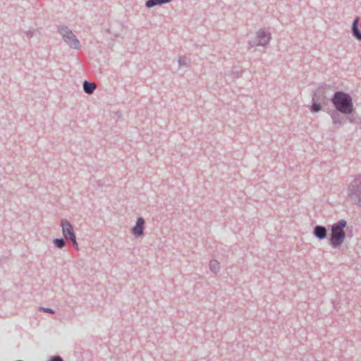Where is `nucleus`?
I'll return each instance as SVG.
<instances>
[{"label":"nucleus","instance_id":"nucleus-1","mask_svg":"<svg viewBox=\"0 0 361 361\" xmlns=\"http://www.w3.org/2000/svg\"><path fill=\"white\" fill-rule=\"evenodd\" d=\"M335 109L344 115H350L354 111L352 97L343 91H336L331 98Z\"/></svg>","mask_w":361,"mask_h":361},{"label":"nucleus","instance_id":"nucleus-2","mask_svg":"<svg viewBox=\"0 0 361 361\" xmlns=\"http://www.w3.org/2000/svg\"><path fill=\"white\" fill-rule=\"evenodd\" d=\"M346 226L347 221L345 219H341L331 226V234L329 241L332 247L337 248L343 243L345 238L344 229Z\"/></svg>","mask_w":361,"mask_h":361},{"label":"nucleus","instance_id":"nucleus-3","mask_svg":"<svg viewBox=\"0 0 361 361\" xmlns=\"http://www.w3.org/2000/svg\"><path fill=\"white\" fill-rule=\"evenodd\" d=\"M329 86L326 84L320 85L314 92L312 98L310 110L312 113H318L322 110V104H326L329 99L326 95V90Z\"/></svg>","mask_w":361,"mask_h":361},{"label":"nucleus","instance_id":"nucleus-4","mask_svg":"<svg viewBox=\"0 0 361 361\" xmlns=\"http://www.w3.org/2000/svg\"><path fill=\"white\" fill-rule=\"evenodd\" d=\"M58 32L62 36L64 42L71 47L74 49H80L81 47L80 42L76 37L72 30L66 25L61 26L59 28Z\"/></svg>","mask_w":361,"mask_h":361},{"label":"nucleus","instance_id":"nucleus-5","mask_svg":"<svg viewBox=\"0 0 361 361\" xmlns=\"http://www.w3.org/2000/svg\"><path fill=\"white\" fill-rule=\"evenodd\" d=\"M349 197L353 201V204L361 207V178L360 176L356 177L350 184L348 188Z\"/></svg>","mask_w":361,"mask_h":361},{"label":"nucleus","instance_id":"nucleus-6","mask_svg":"<svg viewBox=\"0 0 361 361\" xmlns=\"http://www.w3.org/2000/svg\"><path fill=\"white\" fill-rule=\"evenodd\" d=\"M257 42L250 41L249 42L250 45L251 47H255V46H267L271 39V34L269 32H266L263 29H260L257 32Z\"/></svg>","mask_w":361,"mask_h":361},{"label":"nucleus","instance_id":"nucleus-7","mask_svg":"<svg viewBox=\"0 0 361 361\" xmlns=\"http://www.w3.org/2000/svg\"><path fill=\"white\" fill-rule=\"evenodd\" d=\"M62 233L65 239L69 240L75 236L73 227L71 222L66 219L61 220Z\"/></svg>","mask_w":361,"mask_h":361},{"label":"nucleus","instance_id":"nucleus-8","mask_svg":"<svg viewBox=\"0 0 361 361\" xmlns=\"http://www.w3.org/2000/svg\"><path fill=\"white\" fill-rule=\"evenodd\" d=\"M145 221L144 218L140 216L137 219L135 225L132 227L131 233L136 237H140L144 233Z\"/></svg>","mask_w":361,"mask_h":361},{"label":"nucleus","instance_id":"nucleus-9","mask_svg":"<svg viewBox=\"0 0 361 361\" xmlns=\"http://www.w3.org/2000/svg\"><path fill=\"white\" fill-rule=\"evenodd\" d=\"M312 233L314 236L319 240H324L327 238V229L324 226L316 225L313 228Z\"/></svg>","mask_w":361,"mask_h":361},{"label":"nucleus","instance_id":"nucleus-10","mask_svg":"<svg viewBox=\"0 0 361 361\" xmlns=\"http://www.w3.org/2000/svg\"><path fill=\"white\" fill-rule=\"evenodd\" d=\"M341 113L336 111H331L329 114L332 119L333 125L335 128H340L345 121V118L340 115Z\"/></svg>","mask_w":361,"mask_h":361},{"label":"nucleus","instance_id":"nucleus-11","mask_svg":"<svg viewBox=\"0 0 361 361\" xmlns=\"http://www.w3.org/2000/svg\"><path fill=\"white\" fill-rule=\"evenodd\" d=\"M360 18L355 17L351 26L353 36L359 41H361V31L359 28Z\"/></svg>","mask_w":361,"mask_h":361},{"label":"nucleus","instance_id":"nucleus-12","mask_svg":"<svg viewBox=\"0 0 361 361\" xmlns=\"http://www.w3.org/2000/svg\"><path fill=\"white\" fill-rule=\"evenodd\" d=\"M82 87L84 92L87 94H92L97 88L95 82H90L85 80L82 83Z\"/></svg>","mask_w":361,"mask_h":361},{"label":"nucleus","instance_id":"nucleus-13","mask_svg":"<svg viewBox=\"0 0 361 361\" xmlns=\"http://www.w3.org/2000/svg\"><path fill=\"white\" fill-rule=\"evenodd\" d=\"M171 0H147L145 2V6L148 8L155 7L157 6H161L170 3Z\"/></svg>","mask_w":361,"mask_h":361},{"label":"nucleus","instance_id":"nucleus-14","mask_svg":"<svg viewBox=\"0 0 361 361\" xmlns=\"http://www.w3.org/2000/svg\"><path fill=\"white\" fill-rule=\"evenodd\" d=\"M178 62L180 68L188 67L190 63V59L185 56H181L179 57Z\"/></svg>","mask_w":361,"mask_h":361},{"label":"nucleus","instance_id":"nucleus-15","mask_svg":"<svg viewBox=\"0 0 361 361\" xmlns=\"http://www.w3.org/2000/svg\"><path fill=\"white\" fill-rule=\"evenodd\" d=\"M209 269L213 273H217L220 269L219 262L216 260H211L209 262Z\"/></svg>","mask_w":361,"mask_h":361},{"label":"nucleus","instance_id":"nucleus-16","mask_svg":"<svg viewBox=\"0 0 361 361\" xmlns=\"http://www.w3.org/2000/svg\"><path fill=\"white\" fill-rule=\"evenodd\" d=\"M54 246L57 248L62 249L66 246L65 240L62 238H56L53 240Z\"/></svg>","mask_w":361,"mask_h":361},{"label":"nucleus","instance_id":"nucleus-17","mask_svg":"<svg viewBox=\"0 0 361 361\" xmlns=\"http://www.w3.org/2000/svg\"><path fill=\"white\" fill-rule=\"evenodd\" d=\"M39 310L40 311H42L44 312H47V313H49V314L55 313V310L50 307H44L40 306V307H39Z\"/></svg>","mask_w":361,"mask_h":361},{"label":"nucleus","instance_id":"nucleus-18","mask_svg":"<svg viewBox=\"0 0 361 361\" xmlns=\"http://www.w3.org/2000/svg\"><path fill=\"white\" fill-rule=\"evenodd\" d=\"M69 240H71V242L72 243L73 245L78 250V243L76 240V236L69 239Z\"/></svg>","mask_w":361,"mask_h":361},{"label":"nucleus","instance_id":"nucleus-19","mask_svg":"<svg viewBox=\"0 0 361 361\" xmlns=\"http://www.w3.org/2000/svg\"><path fill=\"white\" fill-rule=\"evenodd\" d=\"M49 361H64L63 358L60 356L55 355L51 357V358L49 360Z\"/></svg>","mask_w":361,"mask_h":361},{"label":"nucleus","instance_id":"nucleus-20","mask_svg":"<svg viewBox=\"0 0 361 361\" xmlns=\"http://www.w3.org/2000/svg\"><path fill=\"white\" fill-rule=\"evenodd\" d=\"M25 33L27 37L31 38L33 37L35 32L32 30H27V31H25Z\"/></svg>","mask_w":361,"mask_h":361},{"label":"nucleus","instance_id":"nucleus-21","mask_svg":"<svg viewBox=\"0 0 361 361\" xmlns=\"http://www.w3.org/2000/svg\"><path fill=\"white\" fill-rule=\"evenodd\" d=\"M235 74H236V77H237V78H239V77H240L239 73H238V72H237V73H235Z\"/></svg>","mask_w":361,"mask_h":361}]
</instances>
